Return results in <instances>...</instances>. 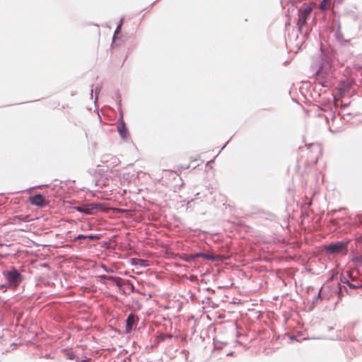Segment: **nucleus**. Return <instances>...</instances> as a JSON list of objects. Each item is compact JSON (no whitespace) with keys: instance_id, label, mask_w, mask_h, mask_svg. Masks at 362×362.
<instances>
[{"instance_id":"obj_12","label":"nucleus","mask_w":362,"mask_h":362,"mask_svg":"<svg viewBox=\"0 0 362 362\" xmlns=\"http://www.w3.org/2000/svg\"><path fill=\"white\" fill-rule=\"evenodd\" d=\"M116 276H108L105 274L99 275L98 276V280L100 283L103 284H107V281L112 284L113 281L115 279Z\"/></svg>"},{"instance_id":"obj_28","label":"nucleus","mask_w":362,"mask_h":362,"mask_svg":"<svg viewBox=\"0 0 362 362\" xmlns=\"http://www.w3.org/2000/svg\"><path fill=\"white\" fill-rule=\"evenodd\" d=\"M121 31V27L120 25H117V28L115 30L114 35H113V41L112 45L114 44L115 39L116 37V35L119 34Z\"/></svg>"},{"instance_id":"obj_7","label":"nucleus","mask_w":362,"mask_h":362,"mask_svg":"<svg viewBox=\"0 0 362 362\" xmlns=\"http://www.w3.org/2000/svg\"><path fill=\"white\" fill-rule=\"evenodd\" d=\"M194 257H195V259L201 257L204 259L211 260L212 262H218L223 260V257L220 255L209 254L203 252H194Z\"/></svg>"},{"instance_id":"obj_37","label":"nucleus","mask_w":362,"mask_h":362,"mask_svg":"<svg viewBox=\"0 0 362 362\" xmlns=\"http://www.w3.org/2000/svg\"><path fill=\"white\" fill-rule=\"evenodd\" d=\"M288 1L293 4H296L298 1V0H288Z\"/></svg>"},{"instance_id":"obj_23","label":"nucleus","mask_w":362,"mask_h":362,"mask_svg":"<svg viewBox=\"0 0 362 362\" xmlns=\"http://www.w3.org/2000/svg\"><path fill=\"white\" fill-rule=\"evenodd\" d=\"M66 358L69 360H78V357L75 354L74 352H67L66 354Z\"/></svg>"},{"instance_id":"obj_4","label":"nucleus","mask_w":362,"mask_h":362,"mask_svg":"<svg viewBox=\"0 0 362 362\" xmlns=\"http://www.w3.org/2000/svg\"><path fill=\"white\" fill-rule=\"evenodd\" d=\"M8 286L16 287L23 280V276L16 268L12 267L11 270L4 272Z\"/></svg>"},{"instance_id":"obj_15","label":"nucleus","mask_w":362,"mask_h":362,"mask_svg":"<svg viewBox=\"0 0 362 362\" xmlns=\"http://www.w3.org/2000/svg\"><path fill=\"white\" fill-rule=\"evenodd\" d=\"M173 337V335L171 334H163V333H161L159 335H158L156 337V343H160V342H163V341H165L166 339H171Z\"/></svg>"},{"instance_id":"obj_33","label":"nucleus","mask_w":362,"mask_h":362,"mask_svg":"<svg viewBox=\"0 0 362 362\" xmlns=\"http://www.w3.org/2000/svg\"><path fill=\"white\" fill-rule=\"evenodd\" d=\"M319 300H319V299H317L316 296H315V297L313 298V299L312 300V304H313V305H316V304H317V303H318V301H319Z\"/></svg>"},{"instance_id":"obj_27","label":"nucleus","mask_w":362,"mask_h":362,"mask_svg":"<svg viewBox=\"0 0 362 362\" xmlns=\"http://www.w3.org/2000/svg\"><path fill=\"white\" fill-rule=\"evenodd\" d=\"M185 260L187 262H192L195 261V257H194V253L189 254L186 256Z\"/></svg>"},{"instance_id":"obj_11","label":"nucleus","mask_w":362,"mask_h":362,"mask_svg":"<svg viewBox=\"0 0 362 362\" xmlns=\"http://www.w3.org/2000/svg\"><path fill=\"white\" fill-rule=\"evenodd\" d=\"M88 207L90 211V214H93L99 211H105L107 209L105 204L103 203H88Z\"/></svg>"},{"instance_id":"obj_20","label":"nucleus","mask_w":362,"mask_h":362,"mask_svg":"<svg viewBox=\"0 0 362 362\" xmlns=\"http://www.w3.org/2000/svg\"><path fill=\"white\" fill-rule=\"evenodd\" d=\"M346 285L351 291H354L362 286L361 281H357V285H355L354 283L349 281V284H347Z\"/></svg>"},{"instance_id":"obj_9","label":"nucleus","mask_w":362,"mask_h":362,"mask_svg":"<svg viewBox=\"0 0 362 362\" xmlns=\"http://www.w3.org/2000/svg\"><path fill=\"white\" fill-rule=\"evenodd\" d=\"M117 131L122 139H127L129 136V132L126 127V124L123 119L122 115L119 118V124L117 126Z\"/></svg>"},{"instance_id":"obj_35","label":"nucleus","mask_w":362,"mask_h":362,"mask_svg":"<svg viewBox=\"0 0 362 362\" xmlns=\"http://www.w3.org/2000/svg\"><path fill=\"white\" fill-rule=\"evenodd\" d=\"M103 268L104 269V270L107 272H112V269H108L106 266H104L103 265Z\"/></svg>"},{"instance_id":"obj_21","label":"nucleus","mask_w":362,"mask_h":362,"mask_svg":"<svg viewBox=\"0 0 362 362\" xmlns=\"http://www.w3.org/2000/svg\"><path fill=\"white\" fill-rule=\"evenodd\" d=\"M319 8L322 11H325L329 9L328 4L326 0H322L318 6Z\"/></svg>"},{"instance_id":"obj_25","label":"nucleus","mask_w":362,"mask_h":362,"mask_svg":"<svg viewBox=\"0 0 362 362\" xmlns=\"http://www.w3.org/2000/svg\"><path fill=\"white\" fill-rule=\"evenodd\" d=\"M100 237V234L86 235V239H89V240H92L99 239Z\"/></svg>"},{"instance_id":"obj_16","label":"nucleus","mask_w":362,"mask_h":362,"mask_svg":"<svg viewBox=\"0 0 362 362\" xmlns=\"http://www.w3.org/2000/svg\"><path fill=\"white\" fill-rule=\"evenodd\" d=\"M77 211L85 214H90V211L88 207V204H82L75 207Z\"/></svg>"},{"instance_id":"obj_43","label":"nucleus","mask_w":362,"mask_h":362,"mask_svg":"<svg viewBox=\"0 0 362 362\" xmlns=\"http://www.w3.org/2000/svg\"><path fill=\"white\" fill-rule=\"evenodd\" d=\"M354 281H355V283H354L355 285H357V281H356V280H353Z\"/></svg>"},{"instance_id":"obj_22","label":"nucleus","mask_w":362,"mask_h":362,"mask_svg":"<svg viewBox=\"0 0 362 362\" xmlns=\"http://www.w3.org/2000/svg\"><path fill=\"white\" fill-rule=\"evenodd\" d=\"M95 185L96 187L103 188V187H105L106 185V181L103 178L98 179V180L95 179Z\"/></svg>"},{"instance_id":"obj_26","label":"nucleus","mask_w":362,"mask_h":362,"mask_svg":"<svg viewBox=\"0 0 362 362\" xmlns=\"http://www.w3.org/2000/svg\"><path fill=\"white\" fill-rule=\"evenodd\" d=\"M339 281L341 284H349V280L348 279V278L344 276V274H341L340 275V277H339Z\"/></svg>"},{"instance_id":"obj_30","label":"nucleus","mask_w":362,"mask_h":362,"mask_svg":"<svg viewBox=\"0 0 362 362\" xmlns=\"http://www.w3.org/2000/svg\"><path fill=\"white\" fill-rule=\"evenodd\" d=\"M85 239H86V235L78 234V235H76L74 238V241H76L78 240H85Z\"/></svg>"},{"instance_id":"obj_38","label":"nucleus","mask_w":362,"mask_h":362,"mask_svg":"<svg viewBox=\"0 0 362 362\" xmlns=\"http://www.w3.org/2000/svg\"><path fill=\"white\" fill-rule=\"evenodd\" d=\"M88 361H89V359L86 358V359H82L80 362H88Z\"/></svg>"},{"instance_id":"obj_5","label":"nucleus","mask_w":362,"mask_h":362,"mask_svg":"<svg viewBox=\"0 0 362 362\" xmlns=\"http://www.w3.org/2000/svg\"><path fill=\"white\" fill-rule=\"evenodd\" d=\"M332 98L327 100V105L324 104L325 108L323 110L327 112L325 115V119L327 122H329V118L330 117L332 121H334L336 118V109L337 105L334 104L333 100L335 97L332 94Z\"/></svg>"},{"instance_id":"obj_13","label":"nucleus","mask_w":362,"mask_h":362,"mask_svg":"<svg viewBox=\"0 0 362 362\" xmlns=\"http://www.w3.org/2000/svg\"><path fill=\"white\" fill-rule=\"evenodd\" d=\"M344 290L347 294L350 295L351 296H358L359 298H362V286L354 291H348V289L344 286Z\"/></svg>"},{"instance_id":"obj_31","label":"nucleus","mask_w":362,"mask_h":362,"mask_svg":"<svg viewBox=\"0 0 362 362\" xmlns=\"http://www.w3.org/2000/svg\"><path fill=\"white\" fill-rule=\"evenodd\" d=\"M322 286L320 288V289L318 291V293L317 295L316 296V298L317 299H319V300H322L323 297H322Z\"/></svg>"},{"instance_id":"obj_1","label":"nucleus","mask_w":362,"mask_h":362,"mask_svg":"<svg viewBox=\"0 0 362 362\" xmlns=\"http://www.w3.org/2000/svg\"><path fill=\"white\" fill-rule=\"evenodd\" d=\"M311 68L313 71H315V76L317 79L322 78L324 80L320 83L322 86H325V80L332 77L334 69L332 54L321 49L320 54L313 59Z\"/></svg>"},{"instance_id":"obj_40","label":"nucleus","mask_w":362,"mask_h":362,"mask_svg":"<svg viewBox=\"0 0 362 362\" xmlns=\"http://www.w3.org/2000/svg\"><path fill=\"white\" fill-rule=\"evenodd\" d=\"M339 292L340 293L343 292V288L341 286H339Z\"/></svg>"},{"instance_id":"obj_32","label":"nucleus","mask_w":362,"mask_h":362,"mask_svg":"<svg viewBox=\"0 0 362 362\" xmlns=\"http://www.w3.org/2000/svg\"><path fill=\"white\" fill-rule=\"evenodd\" d=\"M100 88L96 87V88H95V101H96L97 99H98V94L100 93Z\"/></svg>"},{"instance_id":"obj_24","label":"nucleus","mask_w":362,"mask_h":362,"mask_svg":"<svg viewBox=\"0 0 362 362\" xmlns=\"http://www.w3.org/2000/svg\"><path fill=\"white\" fill-rule=\"evenodd\" d=\"M132 264H139L140 266H145V260L141 259H132Z\"/></svg>"},{"instance_id":"obj_19","label":"nucleus","mask_w":362,"mask_h":362,"mask_svg":"<svg viewBox=\"0 0 362 362\" xmlns=\"http://www.w3.org/2000/svg\"><path fill=\"white\" fill-rule=\"evenodd\" d=\"M359 113L358 112H354L353 113H349V116H344L341 117L344 120H345L346 122H351L352 118L354 117L358 116Z\"/></svg>"},{"instance_id":"obj_29","label":"nucleus","mask_w":362,"mask_h":362,"mask_svg":"<svg viewBox=\"0 0 362 362\" xmlns=\"http://www.w3.org/2000/svg\"><path fill=\"white\" fill-rule=\"evenodd\" d=\"M352 260L353 262L359 263L362 265V255L359 256H355Z\"/></svg>"},{"instance_id":"obj_39","label":"nucleus","mask_w":362,"mask_h":362,"mask_svg":"<svg viewBox=\"0 0 362 362\" xmlns=\"http://www.w3.org/2000/svg\"><path fill=\"white\" fill-rule=\"evenodd\" d=\"M122 21H123V20H122V19H121V20H120V21H119V23H118V25H120V27H121V28H122Z\"/></svg>"},{"instance_id":"obj_41","label":"nucleus","mask_w":362,"mask_h":362,"mask_svg":"<svg viewBox=\"0 0 362 362\" xmlns=\"http://www.w3.org/2000/svg\"><path fill=\"white\" fill-rule=\"evenodd\" d=\"M229 140L223 146L222 149L224 148L226 146V144L228 143Z\"/></svg>"},{"instance_id":"obj_8","label":"nucleus","mask_w":362,"mask_h":362,"mask_svg":"<svg viewBox=\"0 0 362 362\" xmlns=\"http://www.w3.org/2000/svg\"><path fill=\"white\" fill-rule=\"evenodd\" d=\"M138 321L139 318L135 314H129L125 320V333H130L133 329L134 325Z\"/></svg>"},{"instance_id":"obj_36","label":"nucleus","mask_w":362,"mask_h":362,"mask_svg":"<svg viewBox=\"0 0 362 362\" xmlns=\"http://www.w3.org/2000/svg\"><path fill=\"white\" fill-rule=\"evenodd\" d=\"M6 287H7L6 284H1V285H0V289L4 288H6Z\"/></svg>"},{"instance_id":"obj_14","label":"nucleus","mask_w":362,"mask_h":362,"mask_svg":"<svg viewBox=\"0 0 362 362\" xmlns=\"http://www.w3.org/2000/svg\"><path fill=\"white\" fill-rule=\"evenodd\" d=\"M353 81H344L341 82V87L339 89V93L340 95H342L345 92V89H349L353 86Z\"/></svg>"},{"instance_id":"obj_42","label":"nucleus","mask_w":362,"mask_h":362,"mask_svg":"<svg viewBox=\"0 0 362 362\" xmlns=\"http://www.w3.org/2000/svg\"><path fill=\"white\" fill-rule=\"evenodd\" d=\"M93 89H91L90 90V95H91V97H93Z\"/></svg>"},{"instance_id":"obj_3","label":"nucleus","mask_w":362,"mask_h":362,"mask_svg":"<svg viewBox=\"0 0 362 362\" xmlns=\"http://www.w3.org/2000/svg\"><path fill=\"white\" fill-rule=\"evenodd\" d=\"M348 241L332 242L327 245H323V250L332 255H334L339 252H344L346 254L348 250Z\"/></svg>"},{"instance_id":"obj_6","label":"nucleus","mask_w":362,"mask_h":362,"mask_svg":"<svg viewBox=\"0 0 362 362\" xmlns=\"http://www.w3.org/2000/svg\"><path fill=\"white\" fill-rule=\"evenodd\" d=\"M29 199L30 204L33 206L44 207L48 204V201L40 193H37Z\"/></svg>"},{"instance_id":"obj_44","label":"nucleus","mask_w":362,"mask_h":362,"mask_svg":"<svg viewBox=\"0 0 362 362\" xmlns=\"http://www.w3.org/2000/svg\"><path fill=\"white\" fill-rule=\"evenodd\" d=\"M329 0H326L327 2H328Z\"/></svg>"},{"instance_id":"obj_18","label":"nucleus","mask_w":362,"mask_h":362,"mask_svg":"<svg viewBox=\"0 0 362 362\" xmlns=\"http://www.w3.org/2000/svg\"><path fill=\"white\" fill-rule=\"evenodd\" d=\"M354 112H351V111H349L347 109L344 108V107H340V111L338 112V115L341 117H344V116H349V113H353Z\"/></svg>"},{"instance_id":"obj_17","label":"nucleus","mask_w":362,"mask_h":362,"mask_svg":"<svg viewBox=\"0 0 362 362\" xmlns=\"http://www.w3.org/2000/svg\"><path fill=\"white\" fill-rule=\"evenodd\" d=\"M124 283L125 284L126 286H127V288L130 291L129 293H140L139 290L136 288L135 286H134V284H132V282L130 281L129 280L126 279L124 281Z\"/></svg>"},{"instance_id":"obj_34","label":"nucleus","mask_w":362,"mask_h":362,"mask_svg":"<svg viewBox=\"0 0 362 362\" xmlns=\"http://www.w3.org/2000/svg\"><path fill=\"white\" fill-rule=\"evenodd\" d=\"M349 105H350V103H344V104H341V107H344V108L347 109Z\"/></svg>"},{"instance_id":"obj_10","label":"nucleus","mask_w":362,"mask_h":362,"mask_svg":"<svg viewBox=\"0 0 362 362\" xmlns=\"http://www.w3.org/2000/svg\"><path fill=\"white\" fill-rule=\"evenodd\" d=\"M125 280L126 279H123L119 276H116L112 284H115L118 288L121 294L124 296H129L130 293L127 292L126 288L123 287V286L125 285V284L124 283Z\"/></svg>"},{"instance_id":"obj_2","label":"nucleus","mask_w":362,"mask_h":362,"mask_svg":"<svg viewBox=\"0 0 362 362\" xmlns=\"http://www.w3.org/2000/svg\"><path fill=\"white\" fill-rule=\"evenodd\" d=\"M315 5L316 4L315 2H311L310 6L305 7V8L298 9V18L297 25L300 34H308V28L307 21L309 18L310 14Z\"/></svg>"}]
</instances>
